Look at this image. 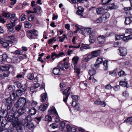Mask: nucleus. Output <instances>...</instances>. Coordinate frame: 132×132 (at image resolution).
Instances as JSON below:
<instances>
[{"label":"nucleus","instance_id":"1","mask_svg":"<svg viewBox=\"0 0 132 132\" xmlns=\"http://www.w3.org/2000/svg\"><path fill=\"white\" fill-rule=\"evenodd\" d=\"M2 14L6 18L9 19L10 21L12 23H14L15 24L16 21L18 20V18L15 16V14H11L9 12L5 11H3Z\"/></svg>","mask_w":132,"mask_h":132},{"label":"nucleus","instance_id":"2","mask_svg":"<svg viewBox=\"0 0 132 132\" xmlns=\"http://www.w3.org/2000/svg\"><path fill=\"white\" fill-rule=\"evenodd\" d=\"M26 103V98L21 97L19 98L17 102L14 105V106L17 108H23L25 106Z\"/></svg>","mask_w":132,"mask_h":132},{"label":"nucleus","instance_id":"3","mask_svg":"<svg viewBox=\"0 0 132 132\" xmlns=\"http://www.w3.org/2000/svg\"><path fill=\"white\" fill-rule=\"evenodd\" d=\"M27 37L30 39L35 38L36 36L38 35V32L36 30L34 29L29 30L27 33Z\"/></svg>","mask_w":132,"mask_h":132},{"label":"nucleus","instance_id":"4","mask_svg":"<svg viewBox=\"0 0 132 132\" xmlns=\"http://www.w3.org/2000/svg\"><path fill=\"white\" fill-rule=\"evenodd\" d=\"M0 61L2 62H6L10 63L12 61V59L6 54H3L0 55Z\"/></svg>","mask_w":132,"mask_h":132},{"label":"nucleus","instance_id":"5","mask_svg":"<svg viewBox=\"0 0 132 132\" xmlns=\"http://www.w3.org/2000/svg\"><path fill=\"white\" fill-rule=\"evenodd\" d=\"M13 115L16 122L21 123L23 120L22 118H21V116L18 111L15 112Z\"/></svg>","mask_w":132,"mask_h":132},{"label":"nucleus","instance_id":"6","mask_svg":"<svg viewBox=\"0 0 132 132\" xmlns=\"http://www.w3.org/2000/svg\"><path fill=\"white\" fill-rule=\"evenodd\" d=\"M70 87H69L63 91L64 95L63 101L66 103L67 102L69 95L70 93Z\"/></svg>","mask_w":132,"mask_h":132},{"label":"nucleus","instance_id":"7","mask_svg":"<svg viewBox=\"0 0 132 132\" xmlns=\"http://www.w3.org/2000/svg\"><path fill=\"white\" fill-rule=\"evenodd\" d=\"M33 9L34 10V11H26L28 13V14L30 13H37L39 15H41L42 11L41 7L40 6H37L34 8Z\"/></svg>","mask_w":132,"mask_h":132},{"label":"nucleus","instance_id":"8","mask_svg":"<svg viewBox=\"0 0 132 132\" xmlns=\"http://www.w3.org/2000/svg\"><path fill=\"white\" fill-rule=\"evenodd\" d=\"M24 127V125L22 124H20L17 125L15 129H14L12 131L13 132H22Z\"/></svg>","mask_w":132,"mask_h":132},{"label":"nucleus","instance_id":"9","mask_svg":"<svg viewBox=\"0 0 132 132\" xmlns=\"http://www.w3.org/2000/svg\"><path fill=\"white\" fill-rule=\"evenodd\" d=\"M48 113L49 115L54 114L57 117L58 113L55 108L54 106H52L50 107L48 111Z\"/></svg>","mask_w":132,"mask_h":132},{"label":"nucleus","instance_id":"10","mask_svg":"<svg viewBox=\"0 0 132 132\" xmlns=\"http://www.w3.org/2000/svg\"><path fill=\"white\" fill-rule=\"evenodd\" d=\"M120 55L122 56H125L127 54V49L124 47H120L118 49Z\"/></svg>","mask_w":132,"mask_h":132},{"label":"nucleus","instance_id":"11","mask_svg":"<svg viewBox=\"0 0 132 132\" xmlns=\"http://www.w3.org/2000/svg\"><path fill=\"white\" fill-rule=\"evenodd\" d=\"M6 26L8 30L10 32H12L14 30V27L15 26V24L14 23H10L7 24Z\"/></svg>","mask_w":132,"mask_h":132},{"label":"nucleus","instance_id":"12","mask_svg":"<svg viewBox=\"0 0 132 132\" xmlns=\"http://www.w3.org/2000/svg\"><path fill=\"white\" fill-rule=\"evenodd\" d=\"M67 132H76V127H71L68 125L67 126Z\"/></svg>","mask_w":132,"mask_h":132},{"label":"nucleus","instance_id":"13","mask_svg":"<svg viewBox=\"0 0 132 132\" xmlns=\"http://www.w3.org/2000/svg\"><path fill=\"white\" fill-rule=\"evenodd\" d=\"M105 37L103 36H100L97 37V41L98 44H101L104 43L105 42Z\"/></svg>","mask_w":132,"mask_h":132},{"label":"nucleus","instance_id":"14","mask_svg":"<svg viewBox=\"0 0 132 132\" xmlns=\"http://www.w3.org/2000/svg\"><path fill=\"white\" fill-rule=\"evenodd\" d=\"M84 9L81 6H79L78 7V10L77 12V14L79 15L81 17L83 15Z\"/></svg>","mask_w":132,"mask_h":132},{"label":"nucleus","instance_id":"15","mask_svg":"<svg viewBox=\"0 0 132 132\" xmlns=\"http://www.w3.org/2000/svg\"><path fill=\"white\" fill-rule=\"evenodd\" d=\"M8 115V112L6 110H0V116L5 118Z\"/></svg>","mask_w":132,"mask_h":132},{"label":"nucleus","instance_id":"16","mask_svg":"<svg viewBox=\"0 0 132 132\" xmlns=\"http://www.w3.org/2000/svg\"><path fill=\"white\" fill-rule=\"evenodd\" d=\"M91 53L92 54L94 57H95L99 56L101 53V51L100 50H98L93 51L91 52Z\"/></svg>","mask_w":132,"mask_h":132},{"label":"nucleus","instance_id":"17","mask_svg":"<svg viewBox=\"0 0 132 132\" xmlns=\"http://www.w3.org/2000/svg\"><path fill=\"white\" fill-rule=\"evenodd\" d=\"M12 89V92H11L10 93V98H11L12 100H13L14 101L15 100L16 97L15 94L14 93V91L12 88L11 87H9L8 88V89Z\"/></svg>","mask_w":132,"mask_h":132},{"label":"nucleus","instance_id":"18","mask_svg":"<svg viewBox=\"0 0 132 132\" xmlns=\"http://www.w3.org/2000/svg\"><path fill=\"white\" fill-rule=\"evenodd\" d=\"M13 101L12 100L10 97H9L5 99V103L6 105H13Z\"/></svg>","mask_w":132,"mask_h":132},{"label":"nucleus","instance_id":"19","mask_svg":"<svg viewBox=\"0 0 132 132\" xmlns=\"http://www.w3.org/2000/svg\"><path fill=\"white\" fill-rule=\"evenodd\" d=\"M104 9L102 7H99L96 9V11L97 14H101L104 12Z\"/></svg>","mask_w":132,"mask_h":132},{"label":"nucleus","instance_id":"20","mask_svg":"<svg viewBox=\"0 0 132 132\" xmlns=\"http://www.w3.org/2000/svg\"><path fill=\"white\" fill-rule=\"evenodd\" d=\"M132 22V17H128L125 18V23L127 25Z\"/></svg>","mask_w":132,"mask_h":132},{"label":"nucleus","instance_id":"21","mask_svg":"<svg viewBox=\"0 0 132 132\" xmlns=\"http://www.w3.org/2000/svg\"><path fill=\"white\" fill-rule=\"evenodd\" d=\"M108 8L110 9H116L118 8V7L117 5H116L114 3H110L107 5Z\"/></svg>","mask_w":132,"mask_h":132},{"label":"nucleus","instance_id":"22","mask_svg":"<svg viewBox=\"0 0 132 132\" xmlns=\"http://www.w3.org/2000/svg\"><path fill=\"white\" fill-rule=\"evenodd\" d=\"M65 126V123L63 121H62L60 122L59 125V126L58 128L59 129L62 131H63Z\"/></svg>","mask_w":132,"mask_h":132},{"label":"nucleus","instance_id":"23","mask_svg":"<svg viewBox=\"0 0 132 132\" xmlns=\"http://www.w3.org/2000/svg\"><path fill=\"white\" fill-rule=\"evenodd\" d=\"M10 69L9 67L8 66H2L0 68V71H2L9 72L8 70Z\"/></svg>","mask_w":132,"mask_h":132},{"label":"nucleus","instance_id":"24","mask_svg":"<svg viewBox=\"0 0 132 132\" xmlns=\"http://www.w3.org/2000/svg\"><path fill=\"white\" fill-rule=\"evenodd\" d=\"M47 98V94L46 93H44L41 95L40 99L42 102H43Z\"/></svg>","mask_w":132,"mask_h":132},{"label":"nucleus","instance_id":"25","mask_svg":"<svg viewBox=\"0 0 132 132\" xmlns=\"http://www.w3.org/2000/svg\"><path fill=\"white\" fill-rule=\"evenodd\" d=\"M14 37L13 36H6L5 39L6 40L9 42L13 43L14 41Z\"/></svg>","mask_w":132,"mask_h":132},{"label":"nucleus","instance_id":"26","mask_svg":"<svg viewBox=\"0 0 132 132\" xmlns=\"http://www.w3.org/2000/svg\"><path fill=\"white\" fill-rule=\"evenodd\" d=\"M89 36V41L90 43H94L96 39L95 35L93 34H92L90 35Z\"/></svg>","mask_w":132,"mask_h":132},{"label":"nucleus","instance_id":"27","mask_svg":"<svg viewBox=\"0 0 132 132\" xmlns=\"http://www.w3.org/2000/svg\"><path fill=\"white\" fill-rule=\"evenodd\" d=\"M48 105V104L47 103L44 105H42L39 107V109L40 110L44 111L46 109Z\"/></svg>","mask_w":132,"mask_h":132},{"label":"nucleus","instance_id":"28","mask_svg":"<svg viewBox=\"0 0 132 132\" xmlns=\"http://www.w3.org/2000/svg\"><path fill=\"white\" fill-rule=\"evenodd\" d=\"M36 110L33 107L31 109L29 110V114L31 115H33L36 114Z\"/></svg>","mask_w":132,"mask_h":132},{"label":"nucleus","instance_id":"29","mask_svg":"<svg viewBox=\"0 0 132 132\" xmlns=\"http://www.w3.org/2000/svg\"><path fill=\"white\" fill-rule=\"evenodd\" d=\"M84 31L88 34H92L93 30L92 28H86L84 29Z\"/></svg>","mask_w":132,"mask_h":132},{"label":"nucleus","instance_id":"30","mask_svg":"<svg viewBox=\"0 0 132 132\" xmlns=\"http://www.w3.org/2000/svg\"><path fill=\"white\" fill-rule=\"evenodd\" d=\"M8 120L11 122H13L15 121L14 119L13 115H9L7 118Z\"/></svg>","mask_w":132,"mask_h":132},{"label":"nucleus","instance_id":"31","mask_svg":"<svg viewBox=\"0 0 132 132\" xmlns=\"http://www.w3.org/2000/svg\"><path fill=\"white\" fill-rule=\"evenodd\" d=\"M79 60V58L78 56H74L72 59V63L74 65V67L77 64L78 61Z\"/></svg>","mask_w":132,"mask_h":132},{"label":"nucleus","instance_id":"32","mask_svg":"<svg viewBox=\"0 0 132 132\" xmlns=\"http://www.w3.org/2000/svg\"><path fill=\"white\" fill-rule=\"evenodd\" d=\"M75 27L76 29L77 30H78V31L81 34H83V29L81 28V26H78V24H76L75 25Z\"/></svg>","mask_w":132,"mask_h":132},{"label":"nucleus","instance_id":"33","mask_svg":"<svg viewBox=\"0 0 132 132\" xmlns=\"http://www.w3.org/2000/svg\"><path fill=\"white\" fill-rule=\"evenodd\" d=\"M26 126L28 128L30 129L31 128H32L34 127V125L31 121H29L27 124Z\"/></svg>","mask_w":132,"mask_h":132},{"label":"nucleus","instance_id":"34","mask_svg":"<svg viewBox=\"0 0 132 132\" xmlns=\"http://www.w3.org/2000/svg\"><path fill=\"white\" fill-rule=\"evenodd\" d=\"M108 61L107 60H105L103 62V65L104 66V70H105L108 69Z\"/></svg>","mask_w":132,"mask_h":132},{"label":"nucleus","instance_id":"35","mask_svg":"<svg viewBox=\"0 0 132 132\" xmlns=\"http://www.w3.org/2000/svg\"><path fill=\"white\" fill-rule=\"evenodd\" d=\"M124 122H126L130 124L132 123V117H129L126 119L124 121Z\"/></svg>","mask_w":132,"mask_h":132},{"label":"nucleus","instance_id":"36","mask_svg":"<svg viewBox=\"0 0 132 132\" xmlns=\"http://www.w3.org/2000/svg\"><path fill=\"white\" fill-rule=\"evenodd\" d=\"M110 15V14L108 12L105 13L102 16V17L104 19H106L109 18Z\"/></svg>","mask_w":132,"mask_h":132},{"label":"nucleus","instance_id":"37","mask_svg":"<svg viewBox=\"0 0 132 132\" xmlns=\"http://www.w3.org/2000/svg\"><path fill=\"white\" fill-rule=\"evenodd\" d=\"M2 15H0V22L4 24L6 21V19L4 18V17L5 16L3 14Z\"/></svg>","mask_w":132,"mask_h":132},{"label":"nucleus","instance_id":"38","mask_svg":"<svg viewBox=\"0 0 132 132\" xmlns=\"http://www.w3.org/2000/svg\"><path fill=\"white\" fill-rule=\"evenodd\" d=\"M71 97L75 103L76 104V102L79 99L78 96L76 95H72Z\"/></svg>","mask_w":132,"mask_h":132},{"label":"nucleus","instance_id":"39","mask_svg":"<svg viewBox=\"0 0 132 132\" xmlns=\"http://www.w3.org/2000/svg\"><path fill=\"white\" fill-rule=\"evenodd\" d=\"M24 93L20 89L19 90H17L16 91V96H19L21 95Z\"/></svg>","mask_w":132,"mask_h":132},{"label":"nucleus","instance_id":"40","mask_svg":"<svg viewBox=\"0 0 132 132\" xmlns=\"http://www.w3.org/2000/svg\"><path fill=\"white\" fill-rule=\"evenodd\" d=\"M7 124V121L6 119L3 120L1 122V126L2 128L4 127Z\"/></svg>","mask_w":132,"mask_h":132},{"label":"nucleus","instance_id":"41","mask_svg":"<svg viewBox=\"0 0 132 132\" xmlns=\"http://www.w3.org/2000/svg\"><path fill=\"white\" fill-rule=\"evenodd\" d=\"M31 24L28 22H26L24 23V27L26 28H29L31 27Z\"/></svg>","mask_w":132,"mask_h":132},{"label":"nucleus","instance_id":"42","mask_svg":"<svg viewBox=\"0 0 132 132\" xmlns=\"http://www.w3.org/2000/svg\"><path fill=\"white\" fill-rule=\"evenodd\" d=\"M18 111L21 116L24 112H25L26 111L24 109L22 108L21 109H19L18 110Z\"/></svg>","mask_w":132,"mask_h":132},{"label":"nucleus","instance_id":"43","mask_svg":"<svg viewBox=\"0 0 132 132\" xmlns=\"http://www.w3.org/2000/svg\"><path fill=\"white\" fill-rule=\"evenodd\" d=\"M125 80L122 81L120 82V85H125L127 86V85L128 83L127 81H126V79H125Z\"/></svg>","mask_w":132,"mask_h":132},{"label":"nucleus","instance_id":"44","mask_svg":"<svg viewBox=\"0 0 132 132\" xmlns=\"http://www.w3.org/2000/svg\"><path fill=\"white\" fill-rule=\"evenodd\" d=\"M109 73L110 75L112 76H116L117 75V70H114L113 71H110Z\"/></svg>","mask_w":132,"mask_h":132},{"label":"nucleus","instance_id":"45","mask_svg":"<svg viewBox=\"0 0 132 132\" xmlns=\"http://www.w3.org/2000/svg\"><path fill=\"white\" fill-rule=\"evenodd\" d=\"M27 86L26 84H24L21 85L20 88V89L23 92H24L26 90Z\"/></svg>","mask_w":132,"mask_h":132},{"label":"nucleus","instance_id":"46","mask_svg":"<svg viewBox=\"0 0 132 132\" xmlns=\"http://www.w3.org/2000/svg\"><path fill=\"white\" fill-rule=\"evenodd\" d=\"M58 57V54L55 52H53L51 53V57L53 61L55 59Z\"/></svg>","mask_w":132,"mask_h":132},{"label":"nucleus","instance_id":"47","mask_svg":"<svg viewBox=\"0 0 132 132\" xmlns=\"http://www.w3.org/2000/svg\"><path fill=\"white\" fill-rule=\"evenodd\" d=\"M71 1L73 4H75L78 2L79 3H83L87 1L86 0H71Z\"/></svg>","mask_w":132,"mask_h":132},{"label":"nucleus","instance_id":"48","mask_svg":"<svg viewBox=\"0 0 132 132\" xmlns=\"http://www.w3.org/2000/svg\"><path fill=\"white\" fill-rule=\"evenodd\" d=\"M27 78L30 80L33 79L34 78V75L33 73H29L27 76Z\"/></svg>","mask_w":132,"mask_h":132},{"label":"nucleus","instance_id":"49","mask_svg":"<svg viewBox=\"0 0 132 132\" xmlns=\"http://www.w3.org/2000/svg\"><path fill=\"white\" fill-rule=\"evenodd\" d=\"M131 4V7H125L124 10L125 11H129L132 9V0H129Z\"/></svg>","mask_w":132,"mask_h":132},{"label":"nucleus","instance_id":"50","mask_svg":"<svg viewBox=\"0 0 132 132\" xmlns=\"http://www.w3.org/2000/svg\"><path fill=\"white\" fill-rule=\"evenodd\" d=\"M50 126H51L52 128L54 129L56 128H57L58 127V124L57 122H56L50 125Z\"/></svg>","mask_w":132,"mask_h":132},{"label":"nucleus","instance_id":"51","mask_svg":"<svg viewBox=\"0 0 132 132\" xmlns=\"http://www.w3.org/2000/svg\"><path fill=\"white\" fill-rule=\"evenodd\" d=\"M32 120V118L30 116H27L24 119V121L25 122H27L29 121H31Z\"/></svg>","mask_w":132,"mask_h":132},{"label":"nucleus","instance_id":"52","mask_svg":"<svg viewBox=\"0 0 132 132\" xmlns=\"http://www.w3.org/2000/svg\"><path fill=\"white\" fill-rule=\"evenodd\" d=\"M123 35H115V39L116 40H119L122 39Z\"/></svg>","mask_w":132,"mask_h":132},{"label":"nucleus","instance_id":"53","mask_svg":"<svg viewBox=\"0 0 132 132\" xmlns=\"http://www.w3.org/2000/svg\"><path fill=\"white\" fill-rule=\"evenodd\" d=\"M45 120L46 121H49L52 120V118L51 116H46L45 117Z\"/></svg>","mask_w":132,"mask_h":132},{"label":"nucleus","instance_id":"54","mask_svg":"<svg viewBox=\"0 0 132 132\" xmlns=\"http://www.w3.org/2000/svg\"><path fill=\"white\" fill-rule=\"evenodd\" d=\"M53 73L55 75H58V68L57 67L54 68L52 71Z\"/></svg>","mask_w":132,"mask_h":132},{"label":"nucleus","instance_id":"55","mask_svg":"<svg viewBox=\"0 0 132 132\" xmlns=\"http://www.w3.org/2000/svg\"><path fill=\"white\" fill-rule=\"evenodd\" d=\"M0 44H2L3 46L5 48L7 47L9 45V43L6 42H3L2 43L0 42Z\"/></svg>","mask_w":132,"mask_h":132},{"label":"nucleus","instance_id":"56","mask_svg":"<svg viewBox=\"0 0 132 132\" xmlns=\"http://www.w3.org/2000/svg\"><path fill=\"white\" fill-rule=\"evenodd\" d=\"M96 73V71L94 69L90 70L89 71V73L90 76H93Z\"/></svg>","mask_w":132,"mask_h":132},{"label":"nucleus","instance_id":"57","mask_svg":"<svg viewBox=\"0 0 132 132\" xmlns=\"http://www.w3.org/2000/svg\"><path fill=\"white\" fill-rule=\"evenodd\" d=\"M118 74L120 77H122L125 75V72L124 71L121 70L118 73Z\"/></svg>","mask_w":132,"mask_h":132},{"label":"nucleus","instance_id":"58","mask_svg":"<svg viewBox=\"0 0 132 132\" xmlns=\"http://www.w3.org/2000/svg\"><path fill=\"white\" fill-rule=\"evenodd\" d=\"M31 105V103H30L29 101L27 102L26 101V103L24 106L25 108H28L30 107V106Z\"/></svg>","mask_w":132,"mask_h":132},{"label":"nucleus","instance_id":"59","mask_svg":"<svg viewBox=\"0 0 132 132\" xmlns=\"http://www.w3.org/2000/svg\"><path fill=\"white\" fill-rule=\"evenodd\" d=\"M22 26V25L21 24H19L15 26V29L16 30L19 31L21 29Z\"/></svg>","mask_w":132,"mask_h":132},{"label":"nucleus","instance_id":"60","mask_svg":"<svg viewBox=\"0 0 132 132\" xmlns=\"http://www.w3.org/2000/svg\"><path fill=\"white\" fill-rule=\"evenodd\" d=\"M113 88V87L111 86L110 84L106 85L105 87V88L107 89L110 90L111 89Z\"/></svg>","mask_w":132,"mask_h":132},{"label":"nucleus","instance_id":"61","mask_svg":"<svg viewBox=\"0 0 132 132\" xmlns=\"http://www.w3.org/2000/svg\"><path fill=\"white\" fill-rule=\"evenodd\" d=\"M65 37H66V36L65 34H63L62 37H59V41L61 42H63Z\"/></svg>","mask_w":132,"mask_h":132},{"label":"nucleus","instance_id":"62","mask_svg":"<svg viewBox=\"0 0 132 132\" xmlns=\"http://www.w3.org/2000/svg\"><path fill=\"white\" fill-rule=\"evenodd\" d=\"M103 61L102 59L101 58H97V59L96 60V62L97 63H99V64L101 63Z\"/></svg>","mask_w":132,"mask_h":132},{"label":"nucleus","instance_id":"63","mask_svg":"<svg viewBox=\"0 0 132 132\" xmlns=\"http://www.w3.org/2000/svg\"><path fill=\"white\" fill-rule=\"evenodd\" d=\"M28 19L30 21H33L34 20V15H31L30 16L28 17Z\"/></svg>","mask_w":132,"mask_h":132},{"label":"nucleus","instance_id":"64","mask_svg":"<svg viewBox=\"0 0 132 132\" xmlns=\"http://www.w3.org/2000/svg\"><path fill=\"white\" fill-rule=\"evenodd\" d=\"M113 88L115 91H118L120 89V87L119 85L114 87Z\"/></svg>","mask_w":132,"mask_h":132}]
</instances>
